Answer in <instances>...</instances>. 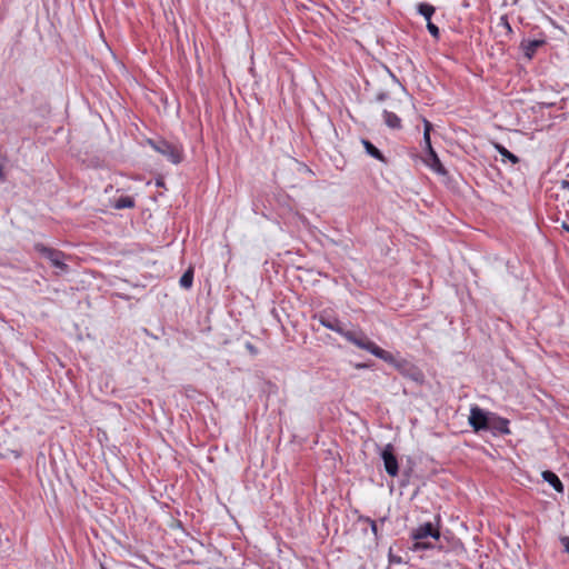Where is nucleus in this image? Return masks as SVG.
Returning <instances> with one entry per match:
<instances>
[{
    "instance_id": "nucleus-28",
    "label": "nucleus",
    "mask_w": 569,
    "mask_h": 569,
    "mask_svg": "<svg viewBox=\"0 0 569 569\" xmlns=\"http://www.w3.org/2000/svg\"><path fill=\"white\" fill-rule=\"evenodd\" d=\"M0 178H2V168L0 167Z\"/></svg>"
},
{
    "instance_id": "nucleus-22",
    "label": "nucleus",
    "mask_w": 569,
    "mask_h": 569,
    "mask_svg": "<svg viewBox=\"0 0 569 569\" xmlns=\"http://www.w3.org/2000/svg\"><path fill=\"white\" fill-rule=\"evenodd\" d=\"M370 522L371 530L375 536H377L378 529H377V522L373 520H368Z\"/></svg>"
},
{
    "instance_id": "nucleus-25",
    "label": "nucleus",
    "mask_w": 569,
    "mask_h": 569,
    "mask_svg": "<svg viewBox=\"0 0 569 569\" xmlns=\"http://www.w3.org/2000/svg\"><path fill=\"white\" fill-rule=\"evenodd\" d=\"M561 227H562V229H565L566 231L569 232V224L568 223L562 222Z\"/></svg>"
},
{
    "instance_id": "nucleus-15",
    "label": "nucleus",
    "mask_w": 569,
    "mask_h": 569,
    "mask_svg": "<svg viewBox=\"0 0 569 569\" xmlns=\"http://www.w3.org/2000/svg\"><path fill=\"white\" fill-rule=\"evenodd\" d=\"M362 144L365 147L366 152L369 156H371L372 158H375V159H377V160H379L381 162H386V159H385L383 154L370 141L362 140Z\"/></svg>"
},
{
    "instance_id": "nucleus-23",
    "label": "nucleus",
    "mask_w": 569,
    "mask_h": 569,
    "mask_svg": "<svg viewBox=\"0 0 569 569\" xmlns=\"http://www.w3.org/2000/svg\"><path fill=\"white\" fill-rule=\"evenodd\" d=\"M561 187H562V189L569 191V181L568 180H562L561 181Z\"/></svg>"
},
{
    "instance_id": "nucleus-26",
    "label": "nucleus",
    "mask_w": 569,
    "mask_h": 569,
    "mask_svg": "<svg viewBox=\"0 0 569 569\" xmlns=\"http://www.w3.org/2000/svg\"><path fill=\"white\" fill-rule=\"evenodd\" d=\"M505 21V24L508 27V29L510 30V26H509V22L506 20V19H502Z\"/></svg>"
},
{
    "instance_id": "nucleus-8",
    "label": "nucleus",
    "mask_w": 569,
    "mask_h": 569,
    "mask_svg": "<svg viewBox=\"0 0 569 569\" xmlns=\"http://www.w3.org/2000/svg\"><path fill=\"white\" fill-rule=\"evenodd\" d=\"M423 163L429 167L432 171L440 176H446L447 170L442 166L438 154L433 150L432 146H429V150L426 152L425 157L422 158Z\"/></svg>"
},
{
    "instance_id": "nucleus-27",
    "label": "nucleus",
    "mask_w": 569,
    "mask_h": 569,
    "mask_svg": "<svg viewBox=\"0 0 569 569\" xmlns=\"http://www.w3.org/2000/svg\"><path fill=\"white\" fill-rule=\"evenodd\" d=\"M357 368H366V365H357Z\"/></svg>"
},
{
    "instance_id": "nucleus-12",
    "label": "nucleus",
    "mask_w": 569,
    "mask_h": 569,
    "mask_svg": "<svg viewBox=\"0 0 569 569\" xmlns=\"http://www.w3.org/2000/svg\"><path fill=\"white\" fill-rule=\"evenodd\" d=\"M382 116H383L385 123L389 128H391V129L401 128V120L396 113L385 110Z\"/></svg>"
},
{
    "instance_id": "nucleus-18",
    "label": "nucleus",
    "mask_w": 569,
    "mask_h": 569,
    "mask_svg": "<svg viewBox=\"0 0 569 569\" xmlns=\"http://www.w3.org/2000/svg\"><path fill=\"white\" fill-rule=\"evenodd\" d=\"M427 29L435 39L439 38V36H440L439 28L436 24H433L431 21L427 22Z\"/></svg>"
},
{
    "instance_id": "nucleus-1",
    "label": "nucleus",
    "mask_w": 569,
    "mask_h": 569,
    "mask_svg": "<svg viewBox=\"0 0 569 569\" xmlns=\"http://www.w3.org/2000/svg\"><path fill=\"white\" fill-rule=\"evenodd\" d=\"M319 321L323 327L341 335L359 349L363 350L369 340L368 336L361 330H346L341 322L335 318L320 316Z\"/></svg>"
},
{
    "instance_id": "nucleus-24",
    "label": "nucleus",
    "mask_w": 569,
    "mask_h": 569,
    "mask_svg": "<svg viewBox=\"0 0 569 569\" xmlns=\"http://www.w3.org/2000/svg\"><path fill=\"white\" fill-rule=\"evenodd\" d=\"M390 562H401V559L399 557L397 558L390 555Z\"/></svg>"
},
{
    "instance_id": "nucleus-9",
    "label": "nucleus",
    "mask_w": 569,
    "mask_h": 569,
    "mask_svg": "<svg viewBox=\"0 0 569 569\" xmlns=\"http://www.w3.org/2000/svg\"><path fill=\"white\" fill-rule=\"evenodd\" d=\"M509 421L505 418L500 417H490L489 418V428L490 430L498 431L503 435L510 433L509 430Z\"/></svg>"
},
{
    "instance_id": "nucleus-10",
    "label": "nucleus",
    "mask_w": 569,
    "mask_h": 569,
    "mask_svg": "<svg viewBox=\"0 0 569 569\" xmlns=\"http://www.w3.org/2000/svg\"><path fill=\"white\" fill-rule=\"evenodd\" d=\"M542 478L545 481H547L556 491L558 492H562L563 491V486H562V482L560 481L559 477L552 472V471H543L542 472Z\"/></svg>"
},
{
    "instance_id": "nucleus-13",
    "label": "nucleus",
    "mask_w": 569,
    "mask_h": 569,
    "mask_svg": "<svg viewBox=\"0 0 569 569\" xmlns=\"http://www.w3.org/2000/svg\"><path fill=\"white\" fill-rule=\"evenodd\" d=\"M417 11L419 14H421L427 22L431 21V18L436 11L435 7L427 2H420L417 4Z\"/></svg>"
},
{
    "instance_id": "nucleus-4",
    "label": "nucleus",
    "mask_w": 569,
    "mask_h": 569,
    "mask_svg": "<svg viewBox=\"0 0 569 569\" xmlns=\"http://www.w3.org/2000/svg\"><path fill=\"white\" fill-rule=\"evenodd\" d=\"M34 249L43 258L49 260L50 263L54 268L59 269L62 272H67L68 271V266L64 263V253L63 252H61L59 250H56V249H52V248H48V247H46L44 244H41V243L36 244Z\"/></svg>"
},
{
    "instance_id": "nucleus-5",
    "label": "nucleus",
    "mask_w": 569,
    "mask_h": 569,
    "mask_svg": "<svg viewBox=\"0 0 569 569\" xmlns=\"http://www.w3.org/2000/svg\"><path fill=\"white\" fill-rule=\"evenodd\" d=\"M151 144L157 152L164 156L170 162L177 164L181 161L182 151L179 147L167 141L152 142Z\"/></svg>"
},
{
    "instance_id": "nucleus-19",
    "label": "nucleus",
    "mask_w": 569,
    "mask_h": 569,
    "mask_svg": "<svg viewBox=\"0 0 569 569\" xmlns=\"http://www.w3.org/2000/svg\"><path fill=\"white\" fill-rule=\"evenodd\" d=\"M423 134L428 137V134H430V131H431V123L423 119Z\"/></svg>"
},
{
    "instance_id": "nucleus-16",
    "label": "nucleus",
    "mask_w": 569,
    "mask_h": 569,
    "mask_svg": "<svg viewBox=\"0 0 569 569\" xmlns=\"http://www.w3.org/2000/svg\"><path fill=\"white\" fill-rule=\"evenodd\" d=\"M496 150L505 158V159H508L510 162H512L513 164L518 163L519 162V158L513 154L512 152H510L507 148H505L501 144H496L495 146Z\"/></svg>"
},
{
    "instance_id": "nucleus-11",
    "label": "nucleus",
    "mask_w": 569,
    "mask_h": 569,
    "mask_svg": "<svg viewBox=\"0 0 569 569\" xmlns=\"http://www.w3.org/2000/svg\"><path fill=\"white\" fill-rule=\"evenodd\" d=\"M545 43L543 40H529L527 42H522V48L525 56L528 59H531L533 54L536 53L537 49L541 47Z\"/></svg>"
},
{
    "instance_id": "nucleus-3",
    "label": "nucleus",
    "mask_w": 569,
    "mask_h": 569,
    "mask_svg": "<svg viewBox=\"0 0 569 569\" xmlns=\"http://www.w3.org/2000/svg\"><path fill=\"white\" fill-rule=\"evenodd\" d=\"M363 350L391 365L401 373L408 372L411 368V363L408 360L397 357L393 353L380 348L370 339L368 340Z\"/></svg>"
},
{
    "instance_id": "nucleus-20",
    "label": "nucleus",
    "mask_w": 569,
    "mask_h": 569,
    "mask_svg": "<svg viewBox=\"0 0 569 569\" xmlns=\"http://www.w3.org/2000/svg\"><path fill=\"white\" fill-rule=\"evenodd\" d=\"M561 543L565 547V550L569 553V538L568 537H562L561 538Z\"/></svg>"
},
{
    "instance_id": "nucleus-21",
    "label": "nucleus",
    "mask_w": 569,
    "mask_h": 569,
    "mask_svg": "<svg viewBox=\"0 0 569 569\" xmlns=\"http://www.w3.org/2000/svg\"><path fill=\"white\" fill-rule=\"evenodd\" d=\"M423 142H425L426 152H427L429 150V146H431L430 134H428V138H427V136L423 134Z\"/></svg>"
},
{
    "instance_id": "nucleus-6",
    "label": "nucleus",
    "mask_w": 569,
    "mask_h": 569,
    "mask_svg": "<svg viewBox=\"0 0 569 569\" xmlns=\"http://www.w3.org/2000/svg\"><path fill=\"white\" fill-rule=\"evenodd\" d=\"M489 416L478 406L470 409L469 423L475 431L487 430L489 428Z\"/></svg>"
},
{
    "instance_id": "nucleus-14",
    "label": "nucleus",
    "mask_w": 569,
    "mask_h": 569,
    "mask_svg": "<svg viewBox=\"0 0 569 569\" xmlns=\"http://www.w3.org/2000/svg\"><path fill=\"white\" fill-rule=\"evenodd\" d=\"M111 206H112V208L118 209V210L133 208L134 199L129 196H121L120 198L116 199Z\"/></svg>"
},
{
    "instance_id": "nucleus-17",
    "label": "nucleus",
    "mask_w": 569,
    "mask_h": 569,
    "mask_svg": "<svg viewBox=\"0 0 569 569\" xmlns=\"http://www.w3.org/2000/svg\"><path fill=\"white\" fill-rule=\"evenodd\" d=\"M193 281V270L188 269L180 278L179 283L182 288L189 289L192 286Z\"/></svg>"
},
{
    "instance_id": "nucleus-2",
    "label": "nucleus",
    "mask_w": 569,
    "mask_h": 569,
    "mask_svg": "<svg viewBox=\"0 0 569 569\" xmlns=\"http://www.w3.org/2000/svg\"><path fill=\"white\" fill-rule=\"evenodd\" d=\"M440 530L432 522H426L420 525L416 529L411 531V539L413 540V545L411 550L420 551L433 548V543L430 539L439 540Z\"/></svg>"
},
{
    "instance_id": "nucleus-7",
    "label": "nucleus",
    "mask_w": 569,
    "mask_h": 569,
    "mask_svg": "<svg viewBox=\"0 0 569 569\" xmlns=\"http://www.w3.org/2000/svg\"><path fill=\"white\" fill-rule=\"evenodd\" d=\"M381 458L383 460L385 469L387 473L391 477H396L398 475V461L393 453V447L391 445H387L381 452Z\"/></svg>"
}]
</instances>
